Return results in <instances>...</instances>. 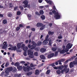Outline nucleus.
<instances>
[{
    "label": "nucleus",
    "instance_id": "nucleus-18",
    "mask_svg": "<svg viewBox=\"0 0 77 77\" xmlns=\"http://www.w3.org/2000/svg\"><path fill=\"white\" fill-rule=\"evenodd\" d=\"M41 44H42V42L41 41H39L37 43V46H40V45H41Z\"/></svg>",
    "mask_w": 77,
    "mask_h": 77
},
{
    "label": "nucleus",
    "instance_id": "nucleus-15",
    "mask_svg": "<svg viewBox=\"0 0 77 77\" xmlns=\"http://www.w3.org/2000/svg\"><path fill=\"white\" fill-rule=\"evenodd\" d=\"M37 46V44L36 43H34L32 45H31V46L32 48H35Z\"/></svg>",
    "mask_w": 77,
    "mask_h": 77
},
{
    "label": "nucleus",
    "instance_id": "nucleus-38",
    "mask_svg": "<svg viewBox=\"0 0 77 77\" xmlns=\"http://www.w3.org/2000/svg\"><path fill=\"white\" fill-rule=\"evenodd\" d=\"M49 25V26H50V27H51L53 26V24L51 23H50L48 24Z\"/></svg>",
    "mask_w": 77,
    "mask_h": 77
},
{
    "label": "nucleus",
    "instance_id": "nucleus-27",
    "mask_svg": "<svg viewBox=\"0 0 77 77\" xmlns=\"http://www.w3.org/2000/svg\"><path fill=\"white\" fill-rule=\"evenodd\" d=\"M2 23L4 24H5L7 23V20H4L2 21Z\"/></svg>",
    "mask_w": 77,
    "mask_h": 77
},
{
    "label": "nucleus",
    "instance_id": "nucleus-31",
    "mask_svg": "<svg viewBox=\"0 0 77 77\" xmlns=\"http://www.w3.org/2000/svg\"><path fill=\"white\" fill-rule=\"evenodd\" d=\"M24 4L25 5H28V1H25L23 2Z\"/></svg>",
    "mask_w": 77,
    "mask_h": 77
},
{
    "label": "nucleus",
    "instance_id": "nucleus-48",
    "mask_svg": "<svg viewBox=\"0 0 77 77\" xmlns=\"http://www.w3.org/2000/svg\"><path fill=\"white\" fill-rule=\"evenodd\" d=\"M44 65V63H42L40 64L39 66H38V67H41V66H43Z\"/></svg>",
    "mask_w": 77,
    "mask_h": 77
},
{
    "label": "nucleus",
    "instance_id": "nucleus-4",
    "mask_svg": "<svg viewBox=\"0 0 77 77\" xmlns=\"http://www.w3.org/2000/svg\"><path fill=\"white\" fill-rule=\"evenodd\" d=\"M33 49H30L28 51V55H29V57H30V58H34L33 52L32 51V50Z\"/></svg>",
    "mask_w": 77,
    "mask_h": 77
},
{
    "label": "nucleus",
    "instance_id": "nucleus-40",
    "mask_svg": "<svg viewBox=\"0 0 77 77\" xmlns=\"http://www.w3.org/2000/svg\"><path fill=\"white\" fill-rule=\"evenodd\" d=\"M61 62H64V61H65V59H62L59 60Z\"/></svg>",
    "mask_w": 77,
    "mask_h": 77
},
{
    "label": "nucleus",
    "instance_id": "nucleus-52",
    "mask_svg": "<svg viewBox=\"0 0 77 77\" xmlns=\"http://www.w3.org/2000/svg\"><path fill=\"white\" fill-rule=\"evenodd\" d=\"M58 38L59 39H62V36H58Z\"/></svg>",
    "mask_w": 77,
    "mask_h": 77
},
{
    "label": "nucleus",
    "instance_id": "nucleus-59",
    "mask_svg": "<svg viewBox=\"0 0 77 77\" xmlns=\"http://www.w3.org/2000/svg\"><path fill=\"white\" fill-rule=\"evenodd\" d=\"M53 47L54 48H56V45H54Z\"/></svg>",
    "mask_w": 77,
    "mask_h": 77
},
{
    "label": "nucleus",
    "instance_id": "nucleus-50",
    "mask_svg": "<svg viewBox=\"0 0 77 77\" xmlns=\"http://www.w3.org/2000/svg\"><path fill=\"white\" fill-rule=\"evenodd\" d=\"M20 63H21V64H24L25 63H26V62L25 61H21L20 62Z\"/></svg>",
    "mask_w": 77,
    "mask_h": 77
},
{
    "label": "nucleus",
    "instance_id": "nucleus-1",
    "mask_svg": "<svg viewBox=\"0 0 77 77\" xmlns=\"http://www.w3.org/2000/svg\"><path fill=\"white\" fill-rule=\"evenodd\" d=\"M13 70V71H12ZM12 71V72H16L17 71V69L15 68V67L14 68H12V67H10L8 69H5V76H7V75H9V72H11V71Z\"/></svg>",
    "mask_w": 77,
    "mask_h": 77
},
{
    "label": "nucleus",
    "instance_id": "nucleus-3",
    "mask_svg": "<svg viewBox=\"0 0 77 77\" xmlns=\"http://www.w3.org/2000/svg\"><path fill=\"white\" fill-rule=\"evenodd\" d=\"M36 26L37 27H41L40 29V30H42L45 28V25H44V24H43L42 23H38L36 24Z\"/></svg>",
    "mask_w": 77,
    "mask_h": 77
},
{
    "label": "nucleus",
    "instance_id": "nucleus-41",
    "mask_svg": "<svg viewBox=\"0 0 77 77\" xmlns=\"http://www.w3.org/2000/svg\"><path fill=\"white\" fill-rule=\"evenodd\" d=\"M57 49H59L58 48L57 49H56V48H52V50L53 51H56L57 50Z\"/></svg>",
    "mask_w": 77,
    "mask_h": 77
},
{
    "label": "nucleus",
    "instance_id": "nucleus-14",
    "mask_svg": "<svg viewBox=\"0 0 77 77\" xmlns=\"http://www.w3.org/2000/svg\"><path fill=\"white\" fill-rule=\"evenodd\" d=\"M48 41L45 39L44 41L42 42L43 45H47L48 44Z\"/></svg>",
    "mask_w": 77,
    "mask_h": 77
},
{
    "label": "nucleus",
    "instance_id": "nucleus-32",
    "mask_svg": "<svg viewBox=\"0 0 77 77\" xmlns=\"http://www.w3.org/2000/svg\"><path fill=\"white\" fill-rule=\"evenodd\" d=\"M9 65V63L8 62H7L5 64V67H7V66H8Z\"/></svg>",
    "mask_w": 77,
    "mask_h": 77
},
{
    "label": "nucleus",
    "instance_id": "nucleus-22",
    "mask_svg": "<svg viewBox=\"0 0 77 77\" xmlns=\"http://www.w3.org/2000/svg\"><path fill=\"white\" fill-rule=\"evenodd\" d=\"M51 44H52V40L50 39L49 41L48 45H50V46H51Z\"/></svg>",
    "mask_w": 77,
    "mask_h": 77
},
{
    "label": "nucleus",
    "instance_id": "nucleus-20",
    "mask_svg": "<svg viewBox=\"0 0 77 77\" xmlns=\"http://www.w3.org/2000/svg\"><path fill=\"white\" fill-rule=\"evenodd\" d=\"M40 51L42 53H43L46 51V49L45 48H41Z\"/></svg>",
    "mask_w": 77,
    "mask_h": 77
},
{
    "label": "nucleus",
    "instance_id": "nucleus-37",
    "mask_svg": "<svg viewBox=\"0 0 77 77\" xmlns=\"http://www.w3.org/2000/svg\"><path fill=\"white\" fill-rule=\"evenodd\" d=\"M19 8L21 11L24 10V8H23V6H19Z\"/></svg>",
    "mask_w": 77,
    "mask_h": 77
},
{
    "label": "nucleus",
    "instance_id": "nucleus-51",
    "mask_svg": "<svg viewBox=\"0 0 77 77\" xmlns=\"http://www.w3.org/2000/svg\"><path fill=\"white\" fill-rule=\"evenodd\" d=\"M31 30H32V31H33V32H34L35 31V28H32L31 29Z\"/></svg>",
    "mask_w": 77,
    "mask_h": 77
},
{
    "label": "nucleus",
    "instance_id": "nucleus-46",
    "mask_svg": "<svg viewBox=\"0 0 77 77\" xmlns=\"http://www.w3.org/2000/svg\"><path fill=\"white\" fill-rule=\"evenodd\" d=\"M49 35H47L46 36V38H45V40H47L48 39V38H49Z\"/></svg>",
    "mask_w": 77,
    "mask_h": 77
},
{
    "label": "nucleus",
    "instance_id": "nucleus-54",
    "mask_svg": "<svg viewBox=\"0 0 77 77\" xmlns=\"http://www.w3.org/2000/svg\"><path fill=\"white\" fill-rule=\"evenodd\" d=\"M53 68L55 69H59V67H54Z\"/></svg>",
    "mask_w": 77,
    "mask_h": 77
},
{
    "label": "nucleus",
    "instance_id": "nucleus-36",
    "mask_svg": "<svg viewBox=\"0 0 77 77\" xmlns=\"http://www.w3.org/2000/svg\"><path fill=\"white\" fill-rule=\"evenodd\" d=\"M21 13L20 11H18L17 12V15H21Z\"/></svg>",
    "mask_w": 77,
    "mask_h": 77
},
{
    "label": "nucleus",
    "instance_id": "nucleus-10",
    "mask_svg": "<svg viewBox=\"0 0 77 77\" xmlns=\"http://www.w3.org/2000/svg\"><path fill=\"white\" fill-rule=\"evenodd\" d=\"M58 52H60V54H64L65 53L64 49L63 50H62L61 48H58Z\"/></svg>",
    "mask_w": 77,
    "mask_h": 77
},
{
    "label": "nucleus",
    "instance_id": "nucleus-64",
    "mask_svg": "<svg viewBox=\"0 0 77 77\" xmlns=\"http://www.w3.org/2000/svg\"><path fill=\"white\" fill-rule=\"evenodd\" d=\"M58 62H59V65H62V63H61V61H60V60H59L58 61Z\"/></svg>",
    "mask_w": 77,
    "mask_h": 77
},
{
    "label": "nucleus",
    "instance_id": "nucleus-2",
    "mask_svg": "<svg viewBox=\"0 0 77 77\" xmlns=\"http://www.w3.org/2000/svg\"><path fill=\"white\" fill-rule=\"evenodd\" d=\"M52 12L54 15V17L56 20H58L60 18V15H59V12H56L55 10H53Z\"/></svg>",
    "mask_w": 77,
    "mask_h": 77
},
{
    "label": "nucleus",
    "instance_id": "nucleus-23",
    "mask_svg": "<svg viewBox=\"0 0 77 77\" xmlns=\"http://www.w3.org/2000/svg\"><path fill=\"white\" fill-rule=\"evenodd\" d=\"M8 17H11L12 16V14L11 12H9L8 13Z\"/></svg>",
    "mask_w": 77,
    "mask_h": 77
},
{
    "label": "nucleus",
    "instance_id": "nucleus-49",
    "mask_svg": "<svg viewBox=\"0 0 77 77\" xmlns=\"http://www.w3.org/2000/svg\"><path fill=\"white\" fill-rule=\"evenodd\" d=\"M19 63H15L14 64L15 66H18L19 65Z\"/></svg>",
    "mask_w": 77,
    "mask_h": 77
},
{
    "label": "nucleus",
    "instance_id": "nucleus-42",
    "mask_svg": "<svg viewBox=\"0 0 77 77\" xmlns=\"http://www.w3.org/2000/svg\"><path fill=\"white\" fill-rule=\"evenodd\" d=\"M23 55L25 56H27V52L26 51H24L23 52Z\"/></svg>",
    "mask_w": 77,
    "mask_h": 77
},
{
    "label": "nucleus",
    "instance_id": "nucleus-13",
    "mask_svg": "<svg viewBox=\"0 0 77 77\" xmlns=\"http://www.w3.org/2000/svg\"><path fill=\"white\" fill-rule=\"evenodd\" d=\"M54 53L51 54L50 55H48V58L50 59L52 57L54 56Z\"/></svg>",
    "mask_w": 77,
    "mask_h": 77
},
{
    "label": "nucleus",
    "instance_id": "nucleus-7",
    "mask_svg": "<svg viewBox=\"0 0 77 77\" xmlns=\"http://www.w3.org/2000/svg\"><path fill=\"white\" fill-rule=\"evenodd\" d=\"M69 71V69L68 68L67 69V67H65V68L63 69H62L61 71L62 74L64 72H65V73H68Z\"/></svg>",
    "mask_w": 77,
    "mask_h": 77
},
{
    "label": "nucleus",
    "instance_id": "nucleus-21",
    "mask_svg": "<svg viewBox=\"0 0 77 77\" xmlns=\"http://www.w3.org/2000/svg\"><path fill=\"white\" fill-rule=\"evenodd\" d=\"M40 57L42 59H43V60H45V57L43 55H40Z\"/></svg>",
    "mask_w": 77,
    "mask_h": 77
},
{
    "label": "nucleus",
    "instance_id": "nucleus-17",
    "mask_svg": "<svg viewBox=\"0 0 77 77\" xmlns=\"http://www.w3.org/2000/svg\"><path fill=\"white\" fill-rule=\"evenodd\" d=\"M48 34L49 35H53L54 34V32L49 31L48 32Z\"/></svg>",
    "mask_w": 77,
    "mask_h": 77
},
{
    "label": "nucleus",
    "instance_id": "nucleus-63",
    "mask_svg": "<svg viewBox=\"0 0 77 77\" xmlns=\"http://www.w3.org/2000/svg\"><path fill=\"white\" fill-rule=\"evenodd\" d=\"M35 42L34 41H31V44H35Z\"/></svg>",
    "mask_w": 77,
    "mask_h": 77
},
{
    "label": "nucleus",
    "instance_id": "nucleus-6",
    "mask_svg": "<svg viewBox=\"0 0 77 77\" xmlns=\"http://www.w3.org/2000/svg\"><path fill=\"white\" fill-rule=\"evenodd\" d=\"M23 69L25 72H26V71H29L30 70H32V69H33L31 68L29 66H27L26 67L25 66H23Z\"/></svg>",
    "mask_w": 77,
    "mask_h": 77
},
{
    "label": "nucleus",
    "instance_id": "nucleus-28",
    "mask_svg": "<svg viewBox=\"0 0 77 77\" xmlns=\"http://www.w3.org/2000/svg\"><path fill=\"white\" fill-rule=\"evenodd\" d=\"M56 72L58 74H60V73H61V71L59 70H57Z\"/></svg>",
    "mask_w": 77,
    "mask_h": 77
},
{
    "label": "nucleus",
    "instance_id": "nucleus-34",
    "mask_svg": "<svg viewBox=\"0 0 77 77\" xmlns=\"http://www.w3.org/2000/svg\"><path fill=\"white\" fill-rule=\"evenodd\" d=\"M64 50L65 51V52H67V51H69V49H68V48H64Z\"/></svg>",
    "mask_w": 77,
    "mask_h": 77
},
{
    "label": "nucleus",
    "instance_id": "nucleus-30",
    "mask_svg": "<svg viewBox=\"0 0 77 77\" xmlns=\"http://www.w3.org/2000/svg\"><path fill=\"white\" fill-rule=\"evenodd\" d=\"M17 68L18 69H19V70H21V69H22V68H23V67H22V66H20L19 67L17 66Z\"/></svg>",
    "mask_w": 77,
    "mask_h": 77
},
{
    "label": "nucleus",
    "instance_id": "nucleus-12",
    "mask_svg": "<svg viewBox=\"0 0 77 77\" xmlns=\"http://www.w3.org/2000/svg\"><path fill=\"white\" fill-rule=\"evenodd\" d=\"M75 57H76V56H73L71 58H70V59L67 60L66 61L65 63H67L69 61H71V60H72V59H74V58H75Z\"/></svg>",
    "mask_w": 77,
    "mask_h": 77
},
{
    "label": "nucleus",
    "instance_id": "nucleus-56",
    "mask_svg": "<svg viewBox=\"0 0 77 77\" xmlns=\"http://www.w3.org/2000/svg\"><path fill=\"white\" fill-rule=\"evenodd\" d=\"M27 5L25 4V5H23L24 8H26L27 7Z\"/></svg>",
    "mask_w": 77,
    "mask_h": 77
},
{
    "label": "nucleus",
    "instance_id": "nucleus-9",
    "mask_svg": "<svg viewBox=\"0 0 77 77\" xmlns=\"http://www.w3.org/2000/svg\"><path fill=\"white\" fill-rule=\"evenodd\" d=\"M8 50H11L12 51H13V50H14V51L16 50L17 51H18V52H21V50H20V48H8Z\"/></svg>",
    "mask_w": 77,
    "mask_h": 77
},
{
    "label": "nucleus",
    "instance_id": "nucleus-44",
    "mask_svg": "<svg viewBox=\"0 0 77 77\" xmlns=\"http://www.w3.org/2000/svg\"><path fill=\"white\" fill-rule=\"evenodd\" d=\"M58 52H58V50H57V51H56L55 52V56H56L57 55V54H58Z\"/></svg>",
    "mask_w": 77,
    "mask_h": 77
},
{
    "label": "nucleus",
    "instance_id": "nucleus-24",
    "mask_svg": "<svg viewBox=\"0 0 77 77\" xmlns=\"http://www.w3.org/2000/svg\"><path fill=\"white\" fill-rule=\"evenodd\" d=\"M41 18L42 20H45V16L44 15H42L41 16Z\"/></svg>",
    "mask_w": 77,
    "mask_h": 77
},
{
    "label": "nucleus",
    "instance_id": "nucleus-35",
    "mask_svg": "<svg viewBox=\"0 0 77 77\" xmlns=\"http://www.w3.org/2000/svg\"><path fill=\"white\" fill-rule=\"evenodd\" d=\"M16 31H17V32H18V31H19V30H20V27L19 26L17 27H16Z\"/></svg>",
    "mask_w": 77,
    "mask_h": 77
},
{
    "label": "nucleus",
    "instance_id": "nucleus-55",
    "mask_svg": "<svg viewBox=\"0 0 77 77\" xmlns=\"http://www.w3.org/2000/svg\"><path fill=\"white\" fill-rule=\"evenodd\" d=\"M28 47L29 48H31L32 47V45L31 46L30 45V44H29L28 45Z\"/></svg>",
    "mask_w": 77,
    "mask_h": 77
},
{
    "label": "nucleus",
    "instance_id": "nucleus-58",
    "mask_svg": "<svg viewBox=\"0 0 77 77\" xmlns=\"http://www.w3.org/2000/svg\"><path fill=\"white\" fill-rule=\"evenodd\" d=\"M35 14L36 15H40V14L38 12H35Z\"/></svg>",
    "mask_w": 77,
    "mask_h": 77
},
{
    "label": "nucleus",
    "instance_id": "nucleus-60",
    "mask_svg": "<svg viewBox=\"0 0 77 77\" xmlns=\"http://www.w3.org/2000/svg\"><path fill=\"white\" fill-rule=\"evenodd\" d=\"M49 5H52V2L51 1L49 0Z\"/></svg>",
    "mask_w": 77,
    "mask_h": 77
},
{
    "label": "nucleus",
    "instance_id": "nucleus-5",
    "mask_svg": "<svg viewBox=\"0 0 77 77\" xmlns=\"http://www.w3.org/2000/svg\"><path fill=\"white\" fill-rule=\"evenodd\" d=\"M74 65H77V58L75 59V61H73V63L72 62H71L69 64L70 67L72 68L74 67Z\"/></svg>",
    "mask_w": 77,
    "mask_h": 77
},
{
    "label": "nucleus",
    "instance_id": "nucleus-33",
    "mask_svg": "<svg viewBox=\"0 0 77 77\" xmlns=\"http://www.w3.org/2000/svg\"><path fill=\"white\" fill-rule=\"evenodd\" d=\"M34 54V56H38V54L37 52H35Z\"/></svg>",
    "mask_w": 77,
    "mask_h": 77
},
{
    "label": "nucleus",
    "instance_id": "nucleus-53",
    "mask_svg": "<svg viewBox=\"0 0 77 77\" xmlns=\"http://www.w3.org/2000/svg\"><path fill=\"white\" fill-rule=\"evenodd\" d=\"M5 74V72H2L1 74V75L2 76V75H3Z\"/></svg>",
    "mask_w": 77,
    "mask_h": 77
},
{
    "label": "nucleus",
    "instance_id": "nucleus-8",
    "mask_svg": "<svg viewBox=\"0 0 77 77\" xmlns=\"http://www.w3.org/2000/svg\"><path fill=\"white\" fill-rule=\"evenodd\" d=\"M3 45L2 46V48H6L8 46V45L7 44V42H6V41L4 42L3 43Z\"/></svg>",
    "mask_w": 77,
    "mask_h": 77
},
{
    "label": "nucleus",
    "instance_id": "nucleus-61",
    "mask_svg": "<svg viewBox=\"0 0 77 77\" xmlns=\"http://www.w3.org/2000/svg\"><path fill=\"white\" fill-rule=\"evenodd\" d=\"M32 32H31V33H29V37L30 38V37L31 36V35H32Z\"/></svg>",
    "mask_w": 77,
    "mask_h": 77
},
{
    "label": "nucleus",
    "instance_id": "nucleus-43",
    "mask_svg": "<svg viewBox=\"0 0 77 77\" xmlns=\"http://www.w3.org/2000/svg\"><path fill=\"white\" fill-rule=\"evenodd\" d=\"M55 63H54L53 64H51L50 65V66H55Z\"/></svg>",
    "mask_w": 77,
    "mask_h": 77
},
{
    "label": "nucleus",
    "instance_id": "nucleus-57",
    "mask_svg": "<svg viewBox=\"0 0 77 77\" xmlns=\"http://www.w3.org/2000/svg\"><path fill=\"white\" fill-rule=\"evenodd\" d=\"M19 26L20 27H23V26L22 24H20L19 25Z\"/></svg>",
    "mask_w": 77,
    "mask_h": 77
},
{
    "label": "nucleus",
    "instance_id": "nucleus-11",
    "mask_svg": "<svg viewBox=\"0 0 77 77\" xmlns=\"http://www.w3.org/2000/svg\"><path fill=\"white\" fill-rule=\"evenodd\" d=\"M72 46V44H71V43H69L66 46V48H71Z\"/></svg>",
    "mask_w": 77,
    "mask_h": 77
},
{
    "label": "nucleus",
    "instance_id": "nucleus-25",
    "mask_svg": "<svg viewBox=\"0 0 77 77\" xmlns=\"http://www.w3.org/2000/svg\"><path fill=\"white\" fill-rule=\"evenodd\" d=\"M39 74V71L38 70H36L35 71V74L38 75Z\"/></svg>",
    "mask_w": 77,
    "mask_h": 77
},
{
    "label": "nucleus",
    "instance_id": "nucleus-29",
    "mask_svg": "<svg viewBox=\"0 0 77 77\" xmlns=\"http://www.w3.org/2000/svg\"><path fill=\"white\" fill-rule=\"evenodd\" d=\"M39 13L41 15H43L44 14V11L42 10H40L39 11Z\"/></svg>",
    "mask_w": 77,
    "mask_h": 77
},
{
    "label": "nucleus",
    "instance_id": "nucleus-45",
    "mask_svg": "<svg viewBox=\"0 0 77 77\" xmlns=\"http://www.w3.org/2000/svg\"><path fill=\"white\" fill-rule=\"evenodd\" d=\"M30 66L31 67H32V68H33V67H34L35 66H36V65H33V64H31L30 65Z\"/></svg>",
    "mask_w": 77,
    "mask_h": 77
},
{
    "label": "nucleus",
    "instance_id": "nucleus-19",
    "mask_svg": "<svg viewBox=\"0 0 77 77\" xmlns=\"http://www.w3.org/2000/svg\"><path fill=\"white\" fill-rule=\"evenodd\" d=\"M21 43H19L17 44V48H21Z\"/></svg>",
    "mask_w": 77,
    "mask_h": 77
},
{
    "label": "nucleus",
    "instance_id": "nucleus-39",
    "mask_svg": "<svg viewBox=\"0 0 77 77\" xmlns=\"http://www.w3.org/2000/svg\"><path fill=\"white\" fill-rule=\"evenodd\" d=\"M50 70H48L46 72V74H50Z\"/></svg>",
    "mask_w": 77,
    "mask_h": 77
},
{
    "label": "nucleus",
    "instance_id": "nucleus-47",
    "mask_svg": "<svg viewBox=\"0 0 77 77\" xmlns=\"http://www.w3.org/2000/svg\"><path fill=\"white\" fill-rule=\"evenodd\" d=\"M8 47H10L11 48H13V46L11 44H9Z\"/></svg>",
    "mask_w": 77,
    "mask_h": 77
},
{
    "label": "nucleus",
    "instance_id": "nucleus-26",
    "mask_svg": "<svg viewBox=\"0 0 77 77\" xmlns=\"http://www.w3.org/2000/svg\"><path fill=\"white\" fill-rule=\"evenodd\" d=\"M64 68V66H60L58 67V69L61 70L62 69H63Z\"/></svg>",
    "mask_w": 77,
    "mask_h": 77
},
{
    "label": "nucleus",
    "instance_id": "nucleus-62",
    "mask_svg": "<svg viewBox=\"0 0 77 77\" xmlns=\"http://www.w3.org/2000/svg\"><path fill=\"white\" fill-rule=\"evenodd\" d=\"M25 43L26 44H27V43H29V40H26L25 42Z\"/></svg>",
    "mask_w": 77,
    "mask_h": 77
},
{
    "label": "nucleus",
    "instance_id": "nucleus-16",
    "mask_svg": "<svg viewBox=\"0 0 77 77\" xmlns=\"http://www.w3.org/2000/svg\"><path fill=\"white\" fill-rule=\"evenodd\" d=\"M21 48H28V47L25 46V44H23L21 46Z\"/></svg>",
    "mask_w": 77,
    "mask_h": 77
}]
</instances>
